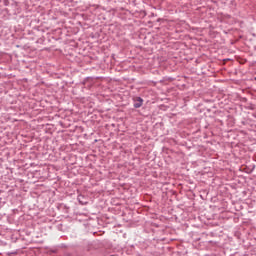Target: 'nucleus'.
<instances>
[{
    "instance_id": "f257e3e1",
    "label": "nucleus",
    "mask_w": 256,
    "mask_h": 256,
    "mask_svg": "<svg viewBox=\"0 0 256 256\" xmlns=\"http://www.w3.org/2000/svg\"><path fill=\"white\" fill-rule=\"evenodd\" d=\"M134 107L136 108V109H139V107H141L142 105H143V99L141 98V97H136L135 99H134Z\"/></svg>"
}]
</instances>
